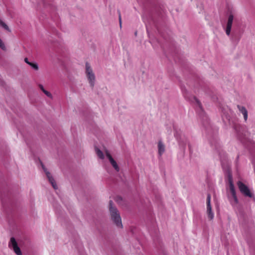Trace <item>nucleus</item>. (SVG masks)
<instances>
[{"label":"nucleus","instance_id":"obj_12","mask_svg":"<svg viewBox=\"0 0 255 255\" xmlns=\"http://www.w3.org/2000/svg\"><path fill=\"white\" fill-rule=\"evenodd\" d=\"M106 155L108 159H109L110 162L111 163V165L113 166V167L114 168V169L117 171H119L120 168L117 164L116 161L114 159V158L112 157V155L110 154L108 150H106L105 151Z\"/></svg>","mask_w":255,"mask_h":255},{"label":"nucleus","instance_id":"obj_7","mask_svg":"<svg viewBox=\"0 0 255 255\" xmlns=\"http://www.w3.org/2000/svg\"><path fill=\"white\" fill-rule=\"evenodd\" d=\"M238 187L241 192L246 196L249 197H253V194L250 192V189L245 184L241 181L238 182Z\"/></svg>","mask_w":255,"mask_h":255},{"label":"nucleus","instance_id":"obj_6","mask_svg":"<svg viewBox=\"0 0 255 255\" xmlns=\"http://www.w3.org/2000/svg\"><path fill=\"white\" fill-rule=\"evenodd\" d=\"M229 188L231 194V197H230V202L233 205H236L238 203V200L236 196L234 185L231 178L229 179Z\"/></svg>","mask_w":255,"mask_h":255},{"label":"nucleus","instance_id":"obj_20","mask_svg":"<svg viewBox=\"0 0 255 255\" xmlns=\"http://www.w3.org/2000/svg\"><path fill=\"white\" fill-rule=\"evenodd\" d=\"M0 47L1 49L5 50V46L2 41L0 39Z\"/></svg>","mask_w":255,"mask_h":255},{"label":"nucleus","instance_id":"obj_8","mask_svg":"<svg viewBox=\"0 0 255 255\" xmlns=\"http://www.w3.org/2000/svg\"><path fill=\"white\" fill-rule=\"evenodd\" d=\"M211 195L208 194L207 198V213L208 218L210 220H212L214 217L213 212L212 211V208L211 205Z\"/></svg>","mask_w":255,"mask_h":255},{"label":"nucleus","instance_id":"obj_22","mask_svg":"<svg viewBox=\"0 0 255 255\" xmlns=\"http://www.w3.org/2000/svg\"><path fill=\"white\" fill-rule=\"evenodd\" d=\"M24 61L26 63H27L28 64V63H29L28 61V59L27 58H25L24 59Z\"/></svg>","mask_w":255,"mask_h":255},{"label":"nucleus","instance_id":"obj_5","mask_svg":"<svg viewBox=\"0 0 255 255\" xmlns=\"http://www.w3.org/2000/svg\"><path fill=\"white\" fill-rule=\"evenodd\" d=\"M85 72L90 86L92 88H93L95 82V75L90 64L88 63H86Z\"/></svg>","mask_w":255,"mask_h":255},{"label":"nucleus","instance_id":"obj_14","mask_svg":"<svg viewBox=\"0 0 255 255\" xmlns=\"http://www.w3.org/2000/svg\"><path fill=\"white\" fill-rule=\"evenodd\" d=\"M158 153L160 156H161L165 150V145L160 140L158 142Z\"/></svg>","mask_w":255,"mask_h":255},{"label":"nucleus","instance_id":"obj_17","mask_svg":"<svg viewBox=\"0 0 255 255\" xmlns=\"http://www.w3.org/2000/svg\"><path fill=\"white\" fill-rule=\"evenodd\" d=\"M39 87L40 88V89L43 92V93L47 96H48V97L49 98H51L52 97V95L51 94V93L49 92H48L47 91L45 90L43 87L41 85H39Z\"/></svg>","mask_w":255,"mask_h":255},{"label":"nucleus","instance_id":"obj_16","mask_svg":"<svg viewBox=\"0 0 255 255\" xmlns=\"http://www.w3.org/2000/svg\"><path fill=\"white\" fill-rule=\"evenodd\" d=\"M95 151H96L97 156L100 159H103L104 158V155L103 152L101 150H100L96 147H95Z\"/></svg>","mask_w":255,"mask_h":255},{"label":"nucleus","instance_id":"obj_13","mask_svg":"<svg viewBox=\"0 0 255 255\" xmlns=\"http://www.w3.org/2000/svg\"><path fill=\"white\" fill-rule=\"evenodd\" d=\"M237 107H238L240 112L243 115L244 119L245 121H246L248 119V116L247 110H246L245 107H244L242 106L238 105Z\"/></svg>","mask_w":255,"mask_h":255},{"label":"nucleus","instance_id":"obj_11","mask_svg":"<svg viewBox=\"0 0 255 255\" xmlns=\"http://www.w3.org/2000/svg\"><path fill=\"white\" fill-rule=\"evenodd\" d=\"M9 246L12 247L13 249L15 252V253L17 255H21V252L20 249L18 247L17 243L13 237L10 238V242L9 243Z\"/></svg>","mask_w":255,"mask_h":255},{"label":"nucleus","instance_id":"obj_3","mask_svg":"<svg viewBox=\"0 0 255 255\" xmlns=\"http://www.w3.org/2000/svg\"><path fill=\"white\" fill-rule=\"evenodd\" d=\"M109 210L113 222L118 227L122 228L123 225L120 214L118 209L113 206V202L112 200L109 202Z\"/></svg>","mask_w":255,"mask_h":255},{"label":"nucleus","instance_id":"obj_23","mask_svg":"<svg viewBox=\"0 0 255 255\" xmlns=\"http://www.w3.org/2000/svg\"><path fill=\"white\" fill-rule=\"evenodd\" d=\"M228 120H229V124H231V121H230V119H228Z\"/></svg>","mask_w":255,"mask_h":255},{"label":"nucleus","instance_id":"obj_18","mask_svg":"<svg viewBox=\"0 0 255 255\" xmlns=\"http://www.w3.org/2000/svg\"><path fill=\"white\" fill-rule=\"evenodd\" d=\"M0 26L8 31H10L8 26L3 22L0 19Z\"/></svg>","mask_w":255,"mask_h":255},{"label":"nucleus","instance_id":"obj_21","mask_svg":"<svg viewBox=\"0 0 255 255\" xmlns=\"http://www.w3.org/2000/svg\"><path fill=\"white\" fill-rule=\"evenodd\" d=\"M119 21H120V26H122V21H121V17L120 14L119 15Z\"/></svg>","mask_w":255,"mask_h":255},{"label":"nucleus","instance_id":"obj_19","mask_svg":"<svg viewBox=\"0 0 255 255\" xmlns=\"http://www.w3.org/2000/svg\"><path fill=\"white\" fill-rule=\"evenodd\" d=\"M28 64L30 65L32 68L37 70L38 69V65L36 64L32 63H28Z\"/></svg>","mask_w":255,"mask_h":255},{"label":"nucleus","instance_id":"obj_9","mask_svg":"<svg viewBox=\"0 0 255 255\" xmlns=\"http://www.w3.org/2000/svg\"><path fill=\"white\" fill-rule=\"evenodd\" d=\"M234 20V15L233 13H230L229 15L226 26L225 27L226 33L227 35L229 36L231 33V30Z\"/></svg>","mask_w":255,"mask_h":255},{"label":"nucleus","instance_id":"obj_2","mask_svg":"<svg viewBox=\"0 0 255 255\" xmlns=\"http://www.w3.org/2000/svg\"><path fill=\"white\" fill-rule=\"evenodd\" d=\"M208 138L209 142L211 147L214 148L218 153L219 156L220 157L221 163L223 164V161L225 160V154L221 148V146L218 139L217 135L215 133H213L212 134H209Z\"/></svg>","mask_w":255,"mask_h":255},{"label":"nucleus","instance_id":"obj_4","mask_svg":"<svg viewBox=\"0 0 255 255\" xmlns=\"http://www.w3.org/2000/svg\"><path fill=\"white\" fill-rule=\"evenodd\" d=\"M233 126L239 139L243 143L246 144L249 139L247 137L248 133L246 130V127L237 123L233 124Z\"/></svg>","mask_w":255,"mask_h":255},{"label":"nucleus","instance_id":"obj_15","mask_svg":"<svg viewBox=\"0 0 255 255\" xmlns=\"http://www.w3.org/2000/svg\"><path fill=\"white\" fill-rule=\"evenodd\" d=\"M174 129L175 131L174 136L176 138L177 140L178 141L179 143L180 144H181L182 142V141L181 140V139H182L181 132L180 131H178L175 127H174Z\"/></svg>","mask_w":255,"mask_h":255},{"label":"nucleus","instance_id":"obj_10","mask_svg":"<svg viewBox=\"0 0 255 255\" xmlns=\"http://www.w3.org/2000/svg\"><path fill=\"white\" fill-rule=\"evenodd\" d=\"M41 165L42 167V168L45 173L47 178H48L49 182L51 183V185L53 187L54 189H57V187L56 184V182H55V180L54 178L51 176L50 173L47 171V169L44 167V166L41 163Z\"/></svg>","mask_w":255,"mask_h":255},{"label":"nucleus","instance_id":"obj_1","mask_svg":"<svg viewBox=\"0 0 255 255\" xmlns=\"http://www.w3.org/2000/svg\"><path fill=\"white\" fill-rule=\"evenodd\" d=\"M181 91L184 98L189 101L194 103L196 106V110L198 113L200 119L201 121L203 126L205 127L206 130L209 132L212 129V127L210 124L208 118L203 111L201 104L196 97L191 95L186 89L184 87H181Z\"/></svg>","mask_w":255,"mask_h":255}]
</instances>
